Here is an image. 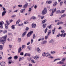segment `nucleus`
<instances>
[{"label": "nucleus", "mask_w": 66, "mask_h": 66, "mask_svg": "<svg viewBox=\"0 0 66 66\" xmlns=\"http://www.w3.org/2000/svg\"><path fill=\"white\" fill-rule=\"evenodd\" d=\"M42 55L43 56H46V53L44 52L43 53Z\"/></svg>", "instance_id": "nucleus-35"}, {"label": "nucleus", "mask_w": 66, "mask_h": 66, "mask_svg": "<svg viewBox=\"0 0 66 66\" xmlns=\"http://www.w3.org/2000/svg\"><path fill=\"white\" fill-rule=\"evenodd\" d=\"M57 4V3L56 2H55L53 4V6H55Z\"/></svg>", "instance_id": "nucleus-21"}, {"label": "nucleus", "mask_w": 66, "mask_h": 66, "mask_svg": "<svg viewBox=\"0 0 66 66\" xmlns=\"http://www.w3.org/2000/svg\"><path fill=\"white\" fill-rule=\"evenodd\" d=\"M0 26V29H3V25H1Z\"/></svg>", "instance_id": "nucleus-53"}, {"label": "nucleus", "mask_w": 66, "mask_h": 66, "mask_svg": "<svg viewBox=\"0 0 66 66\" xmlns=\"http://www.w3.org/2000/svg\"><path fill=\"white\" fill-rule=\"evenodd\" d=\"M6 11H4L3 12L2 14V16H4V15H5V13H6Z\"/></svg>", "instance_id": "nucleus-17"}, {"label": "nucleus", "mask_w": 66, "mask_h": 66, "mask_svg": "<svg viewBox=\"0 0 66 66\" xmlns=\"http://www.w3.org/2000/svg\"><path fill=\"white\" fill-rule=\"evenodd\" d=\"M60 64L61 65H62L63 64H64V61H62V60H61V61H60Z\"/></svg>", "instance_id": "nucleus-33"}, {"label": "nucleus", "mask_w": 66, "mask_h": 66, "mask_svg": "<svg viewBox=\"0 0 66 66\" xmlns=\"http://www.w3.org/2000/svg\"><path fill=\"white\" fill-rule=\"evenodd\" d=\"M61 33H65V31L63 30H62L61 31Z\"/></svg>", "instance_id": "nucleus-50"}, {"label": "nucleus", "mask_w": 66, "mask_h": 66, "mask_svg": "<svg viewBox=\"0 0 66 66\" xmlns=\"http://www.w3.org/2000/svg\"><path fill=\"white\" fill-rule=\"evenodd\" d=\"M47 26V24L44 23L43 24L42 27L44 29Z\"/></svg>", "instance_id": "nucleus-13"}, {"label": "nucleus", "mask_w": 66, "mask_h": 66, "mask_svg": "<svg viewBox=\"0 0 66 66\" xmlns=\"http://www.w3.org/2000/svg\"><path fill=\"white\" fill-rule=\"evenodd\" d=\"M61 60V59L60 58H58V59H55L53 61V62H55L56 61H57V60Z\"/></svg>", "instance_id": "nucleus-27"}, {"label": "nucleus", "mask_w": 66, "mask_h": 66, "mask_svg": "<svg viewBox=\"0 0 66 66\" xmlns=\"http://www.w3.org/2000/svg\"><path fill=\"white\" fill-rule=\"evenodd\" d=\"M48 58H50V59H52V58H53V57L51 56V55H50V56H49Z\"/></svg>", "instance_id": "nucleus-56"}, {"label": "nucleus", "mask_w": 66, "mask_h": 66, "mask_svg": "<svg viewBox=\"0 0 66 66\" xmlns=\"http://www.w3.org/2000/svg\"><path fill=\"white\" fill-rule=\"evenodd\" d=\"M31 44H32V43H33V39H31Z\"/></svg>", "instance_id": "nucleus-47"}, {"label": "nucleus", "mask_w": 66, "mask_h": 66, "mask_svg": "<svg viewBox=\"0 0 66 66\" xmlns=\"http://www.w3.org/2000/svg\"><path fill=\"white\" fill-rule=\"evenodd\" d=\"M5 27L6 29H8V25L6 24H5Z\"/></svg>", "instance_id": "nucleus-18"}, {"label": "nucleus", "mask_w": 66, "mask_h": 66, "mask_svg": "<svg viewBox=\"0 0 66 66\" xmlns=\"http://www.w3.org/2000/svg\"><path fill=\"white\" fill-rule=\"evenodd\" d=\"M4 24V22L3 21H2L0 22V26H3L2 25Z\"/></svg>", "instance_id": "nucleus-22"}, {"label": "nucleus", "mask_w": 66, "mask_h": 66, "mask_svg": "<svg viewBox=\"0 0 66 66\" xmlns=\"http://www.w3.org/2000/svg\"><path fill=\"white\" fill-rule=\"evenodd\" d=\"M47 41L46 40L43 41L41 42L42 44H45L47 43Z\"/></svg>", "instance_id": "nucleus-12"}, {"label": "nucleus", "mask_w": 66, "mask_h": 66, "mask_svg": "<svg viewBox=\"0 0 66 66\" xmlns=\"http://www.w3.org/2000/svg\"><path fill=\"white\" fill-rule=\"evenodd\" d=\"M55 53V52L54 51H51V54H54Z\"/></svg>", "instance_id": "nucleus-31"}, {"label": "nucleus", "mask_w": 66, "mask_h": 66, "mask_svg": "<svg viewBox=\"0 0 66 66\" xmlns=\"http://www.w3.org/2000/svg\"><path fill=\"white\" fill-rule=\"evenodd\" d=\"M20 21V20H18L16 22V24H17L18 23H19V22Z\"/></svg>", "instance_id": "nucleus-34"}, {"label": "nucleus", "mask_w": 66, "mask_h": 66, "mask_svg": "<svg viewBox=\"0 0 66 66\" xmlns=\"http://www.w3.org/2000/svg\"><path fill=\"white\" fill-rule=\"evenodd\" d=\"M24 59V57H22V58L20 57L19 60V62H20L21 60H23Z\"/></svg>", "instance_id": "nucleus-24"}, {"label": "nucleus", "mask_w": 66, "mask_h": 66, "mask_svg": "<svg viewBox=\"0 0 66 66\" xmlns=\"http://www.w3.org/2000/svg\"><path fill=\"white\" fill-rule=\"evenodd\" d=\"M32 28H34L36 27V24L35 23H33L32 24Z\"/></svg>", "instance_id": "nucleus-6"}, {"label": "nucleus", "mask_w": 66, "mask_h": 66, "mask_svg": "<svg viewBox=\"0 0 66 66\" xmlns=\"http://www.w3.org/2000/svg\"><path fill=\"white\" fill-rule=\"evenodd\" d=\"M37 52L39 53H40V51H41L40 50L39 47L37 48Z\"/></svg>", "instance_id": "nucleus-10"}, {"label": "nucleus", "mask_w": 66, "mask_h": 66, "mask_svg": "<svg viewBox=\"0 0 66 66\" xmlns=\"http://www.w3.org/2000/svg\"><path fill=\"white\" fill-rule=\"evenodd\" d=\"M65 11L64 10H62L61 11L60 13L61 14H63V13H64L65 12Z\"/></svg>", "instance_id": "nucleus-26"}, {"label": "nucleus", "mask_w": 66, "mask_h": 66, "mask_svg": "<svg viewBox=\"0 0 66 66\" xmlns=\"http://www.w3.org/2000/svg\"><path fill=\"white\" fill-rule=\"evenodd\" d=\"M33 33V31H32L29 32L27 35V37H30V36L32 35Z\"/></svg>", "instance_id": "nucleus-3"}, {"label": "nucleus", "mask_w": 66, "mask_h": 66, "mask_svg": "<svg viewBox=\"0 0 66 66\" xmlns=\"http://www.w3.org/2000/svg\"><path fill=\"white\" fill-rule=\"evenodd\" d=\"M24 24H27L28 23V20H27L24 22Z\"/></svg>", "instance_id": "nucleus-39"}, {"label": "nucleus", "mask_w": 66, "mask_h": 66, "mask_svg": "<svg viewBox=\"0 0 66 66\" xmlns=\"http://www.w3.org/2000/svg\"><path fill=\"white\" fill-rule=\"evenodd\" d=\"M39 57H38V56H34V59H35V60H38Z\"/></svg>", "instance_id": "nucleus-11"}, {"label": "nucleus", "mask_w": 66, "mask_h": 66, "mask_svg": "<svg viewBox=\"0 0 66 66\" xmlns=\"http://www.w3.org/2000/svg\"><path fill=\"white\" fill-rule=\"evenodd\" d=\"M26 47V45H22V49H23V48H24V47Z\"/></svg>", "instance_id": "nucleus-48"}, {"label": "nucleus", "mask_w": 66, "mask_h": 66, "mask_svg": "<svg viewBox=\"0 0 66 66\" xmlns=\"http://www.w3.org/2000/svg\"><path fill=\"white\" fill-rule=\"evenodd\" d=\"M47 30H48V28H46L45 30V34H46V32H47Z\"/></svg>", "instance_id": "nucleus-40"}, {"label": "nucleus", "mask_w": 66, "mask_h": 66, "mask_svg": "<svg viewBox=\"0 0 66 66\" xmlns=\"http://www.w3.org/2000/svg\"><path fill=\"white\" fill-rule=\"evenodd\" d=\"M20 55H23V52H21L20 53Z\"/></svg>", "instance_id": "nucleus-45"}, {"label": "nucleus", "mask_w": 66, "mask_h": 66, "mask_svg": "<svg viewBox=\"0 0 66 66\" xmlns=\"http://www.w3.org/2000/svg\"><path fill=\"white\" fill-rule=\"evenodd\" d=\"M65 14H64L62 15L61 16V17L62 18L64 17H65Z\"/></svg>", "instance_id": "nucleus-61"}, {"label": "nucleus", "mask_w": 66, "mask_h": 66, "mask_svg": "<svg viewBox=\"0 0 66 66\" xmlns=\"http://www.w3.org/2000/svg\"><path fill=\"white\" fill-rule=\"evenodd\" d=\"M65 60H66V58L64 57L62 59L61 61L63 62H64Z\"/></svg>", "instance_id": "nucleus-29"}, {"label": "nucleus", "mask_w": 66, "mask_h": 66, "mask_svg": "<svg viewBox=\"0 0 66 66\" xmlns=\"http://www.w3.org/2000/svg\"><path fill=\"white\" fill-rule=\"evenodd\" d=\"M47 9H44L42 11L41 14L43 15H45L47 13Z\"/></svg>", "instance_id": "nucleus-2"}, {"label": "nucleus", "mask_w": 66, "mask_h": 66, "mask_svg": "<svg viewBox=\"0 0 66 66\" xmlns=\"http://www.w3.org/2000/svg\"><path fill=\"white\" fill-rule=\"evenodd\" d=\"M50 55V54L49 53H46L45 56L46 57H47V56H49Z\"/></svg>", "instance_id": "nucleus-16"}, {"label": "nucleus", "mask_w": 66, "mask_h": 66, "mask_svg": "<svg viewBox=\"0 0 66 66\" xmlns=\"http://www.w3.org/2000/svg\"><path fill=\"white\" fill-rule=\"evenodd\" d=\"M52 32H55V28H54L53 30H52Z\"/></svg>", "instance_id": "nucleus-57"}, {"label": "nucleus", "mask_w": 66, "mask_h": 66, "mask_svg": "<svg viewBox=\"0 0 66 66\" xmlns=\"http://www.w3.org/2000/svg\"><path fill=\"white\" fill-rule=\"evenodd\" d=\"M12 33H8V35H9V36H11L12 35Z\"/></svg>", "instance_id": "nucleus-62"}, {"label": "nucleus", "mask_w": 66, "mask_h": 66, "mask_svg": "<svg viewBox=\"0 0 66 66\" xmlns=\"http://www.w3.org/2000/svg\"><path fill=\"white\" fill-rule=\"evenodd\" d=\"M7 37V35H6L0 39V42L1 43H2L3 46H4V43L5 42V41H6V37Z\"/></svg>", "instance_id": "nucleus-1"}, {"label": "nucleus", "mask_w": 66, "mask_h": 66, "mask_svg": "<svg viewBox=\"0 0 66 66\" xmlns=\"http://www.w3.org/2000/svg\"><path fill=\"white\" fill-rule=\"evenodd\" d=\"M22 50V49H21V47H19L18 50V53H19L20 52H21Z\"/></svg>", "instance_id": "nucleus-7"}, {"label": "nucleus", "mask_w": 66, "mask_h": 66, "mask_svg": "<svg viewBox=\"0 0 66 66\" xmlns=\"http://www.w3.org/2000/svg\"><path fill=\"white\" fill-rule=\"evenodd\" d=\"M33 36V39H34V38H35V37H36L35 35L34 34Z\"/></svg>", "instance_id": "nucleus-60"}, {"label": "nucleus", "mask_w": 66, "mask_h": 66, "mask_svg": "<svg viewBox=\"0 0 66 66\" xmlns=\"http://www.w3.org/2000/svg\"><path fill=\"white\" fill-rule=\"evenodd\" d=\"M11 28H12L13 29H15V25H13L12 26H11Z\"/></svg>", "instance_id": "nucleus-42"}, {"label": "nucleus", "mask_w": 66, "mask_h": 66, "mask_svg": "<svg viewBox=\"0 0 66 66\" xmlns=\"http://www.w3.org/2000/svg\"><path fill=\"white\" fill-rule=\"evenodd\" d=\"M51 33V30H50L49 31V32H48V34L47 35L48 36H49V34H50Z\"/></svg>", "instance_id": "nucleus-20"}, {"label": "nucleus", "mask_w": 66, "mask_h": 66, "mask_svg": "<svg viewBox=\"0 0 66 66\" xmlns=\"http://www.w3.org/2000/svg\"><path fill=\"white\" fill-rule=\"evenodd\" d=\"M0 33H1V32H2L4 34H5V33H7V30H1L0 31Z\"/></svg>", "instance_id": "nucleus-5"}, {"label": "nucleus", "mask_w": 66, "mask_h": 66, "mask_svg": "<svg viewBox=\"0 0 66 66\" xmlns=\"http://www.w3.org/2000/svg\"><path fill=\"white\" fill-rule=\"evenodd\" d=\"M27 48H28V49L29 50H31V47H29V46H28Z\"/></svg>", "instance_id": "nucleus-46"}, {"label": "nucleus", "mask_w": 66, "mask_h": 66, "mask_svg": "<svg viewBox=\"0 0 66 66\" xmlns=\"http://www.w3.org/2000/svg\"><path fill=\"white\" fill-rule=\"evenodd\" d=\"M47 21V20L46 19L44 20L42 22V23L43 24H44V23H45V22Z\"/></svg>", "instance_id": "nucleus-30"}, {"label": "nucleus", "mask_w": 66, "mask_h": 66, "mask_svg": "<svg viewBox=\"0 0 66 66\" xmlns=\"http://www.w3.org/2000/svg\"><path fill=\"white\" fill-rule=\"evenodd\" d=\"M10 40H11V38H10V37L8 38L7 39V40L9 42V41H10Z\"/></svg>", "instance_id": "nucleus-51"}, {"label": "nucleus", "mask_w": 66, "mask_h": 66, "mask_svg": "<svg viewBox=\"0 0 66 66\" xmlns=\"http://www.w3.org/2000/svg\"><path fill=\"white\" fill-rule=\"evenodd\" d=\"M21 38H18V42H20V41H21Z\"/></svg>", "instance_id": "nucleus-43"}, {"label": "nucleus", "mask_w": 66, "mask_h": 66, "mask_svg": "<svg viewBox=\"0 0 66 66\" xmlns=\"http://www.w3.org/2000/svg\"><path fill=\"white\" fill-rule=\"evenodd\" d=\"M46 3H47H47H48V4H50V3H52V1H46Z\"/></svg>", "instance_id": "nucleus-14"}, {"label": "nucleus", "mask_w": 66, "mask_h": 66, "mask_svg": "<svg viewBox=\"0 0 66 66\" xmlns=\"http://www.w3.org/2000/svg\"><path fill=\"white\" fill-rule=\"evenodd\" d=\"M54 41L53 39H51V40L49 41V43L51 44V43H53Z\"/></svg>", "instance_id": "nucleus-25"}, {"label": "nucleus", "mask_w": 66, "mask_h": 66, "mask_svg": "<svg viewBox=\"0 0 66 66\" xmlns=\"http://www.w3.org/2000/svg\"><path fill=\"white\" fill-rule=\"evenodd\" d=\"M56 11V8H55V9H54V10H52V13H54V12Z\"/></svg>", "instance_id": "nucleus-19"}, {"label": "nucleus", "mask_w": 66, "mask_h": 66, "mask_svg": "<svg viewBox=\"0 0 66 66\" xmlns=\"http://www.w3.org/2000/svg\"><path fill=\"white\" fill-rule=\"evenodd\" d=\"M66 33H64V34H63V37H65V36H66Z\"/></svg>", "instance_id": "nucleus-59"}, {"label": "nucleus", "mask_w": 66, "mask_h": 66, "mask_svg": "<svg viewBox=\"0 0 66 66\" xmlns=\"http://www.w3.org/2000/svg\"><path fill=\"white\" fill-rule=\"evenodd\" d=\"M23 26V23H21L19 24L18 25V26L19 27V26Z\"/></svg>", "instance_id": "nucleus-38"}, {"label": "nucleus", "mask_w": 66, "mask_h": 66, "mask_svg": "<svg viewBox=\"0 0 66 66\" xmlns=\"http://www.w3.org/2000/svg\"><path fill=\"white\" fill-rule=\"evenodd\" d=\"M28 4H26L24 5L23 6V8H24V9H26L27 7L28 6Z\"/></svg>", "instance_id": "nucleus-8"}, {"label": "nucleus", "mask_w": 66, "mask_h": 66, "mask_svg": "<svg viewBox=\"0 0 66 66\" xmlns=\"http://www.w3.org/2000/svg\"><path fill=\"white\" fill-rule=\"evenodd\" d=\"M63 2H60V5L61 6V5H62L63 4Z\"/></svg>", "instance_id": "nucleus-55"}, {"label": "nucleus", "mask_w": 66, "mask_h": 66, "mask_svg": "<svg viewBox=\"0 0 66 66\" xmlns=\"http://www.w3.org/2000/svg\"><path fill=\"white\" fill-rule=\"evenodd\" d=\"M11 59H12V57L10 56L8 57V60H11Z\"/></svg>", "instance_id": "nucleus-63"}, {"label": "nucleus", "mask_w": 66, "mask_h": 66, "mask_svg": "<svg viewBox=\"0 0 66 66\" xmlns=\"http://www.w3.org/2000/svg\"><path fill=\"white\" fill-rule=\"evenodd\" d=\"M25 30L26 31H28V30H29V28L28 27H27L26 29Z\"/></svg>", "instance_id": "nucleus-52"}, {"label": "nucleus", "mask_w": 66, "mask_h": 66, "mask_svg": "<svg viewBox=\"0 0 66 66\" xmlns=\"http://www.w3.org/2000/svg\"><path fill=\"white\" fill-rule=\"evenodd\" d=\"M6 23L8 25H10V22L8 21H6Z\"/></svg>", "instance_id": "nucleus-23"}, {"label": "nucleus", "mask_w": 66, "mask_h": 66, "mask_svg": "<svg viewBox=\"0 0 66 66\" xmlns=\"http://www.w3.org/2000/svg\"><path fill=\"white\" fill-rule=\"evenodd\" d=\"M56 14H59V13H60V10H57L56 11Z\"/></svg>", "instance_id": "nucleus-36"}, {"label": "nucleus", "mask_w": 66, "mask_h": 66, "mask_svg": "<svg viewBox=\"0 0 66 66\" xmlns=\"http://www.w3.org/2000/svg\"><path fill=\"white\" fill-rule=\"evenodd\" d=\"M31 18V19H36V17L34 16H32Z\"/></svg>", "instance_id": "nucleus-37"}, {"label": "nucleus", "mask_w": 66, "mask_h": 66, "mask_svg": "<svg viewBox=\"0 0 66 66\" xmlns=\"http://www.w3.org/2000/svg\"><path fill=\"white\" fill-rule=\"evenodd\" d=\"M18 6L19 7H21L22 6V5H18Z\"/></svg>", "instance_id": "nucleus-49"}, {"label": "nucleus", "mask_w": 66, "mask_h": 66, "mask_svg": "<svg viewBox=\"0 0 66 66\" xmlns=\"http://www.w3.org/2000/svg\"><path fill=\"white\" fill-rule=\"evenodd\" d=\"M27 31H25L24 32V33H23V34L22 35V37H24V36H25V35H26V34H27Z\"/></svg>", "instance_id": "nucleus-15"}, {"label": "nucleus", "mask_w": 66, "mask_h": 66, "mask_svg": "<svg viewBox=\"0 0 66 66\" xmlns=\"http://www.w3.org/2000/svg\"><path fill=\"white\" fill-rule=\"evenodd\" d=\"M2 8H3V11H5L6 10V9H5V8H4V7H3Z\"/></svg>", "instance_id": "nucleus-58"}, {"label": "nucleus", "mask_w": 66, "mask_h": 66, "mask_svg": "<svg viewBox=\"0 0 66 66\" xmlns=\"http://www.w3.org/2000/svg\"><path fill=\"white\" fill-rule=\"evenodd\" d=\"M14 59L15 60L17 59H18V56H14Z\"/></svg>", "instance_id": "nucleus-28"}, {"label": "nucleus", "mask_w": 66, "mask_h": 66, "mask_svg": "<svg viewBox=\"0 0 66 66\" xmlns=\"http://www.w3.org/2000/svg\"><path fill=\"white\" fill-rule=\"evenodd\" d=\"M25 10H26L24 9H22V10H20V12L22 13H24V12H25Z\"/></svg>", "instance_id": "nucleus-9"}, {"label": "nucleus", "mask_w": 66, "mask_h": 66, "mask_svg": "<svg viewBox=\"0 0 66 66\" xmlns=\"http://www.w3.org/2000/svg\"><path fill=\"white\" fill-rule=\"evenodd\" d=\"M48 37V36H46L45 37V38L46 39H47Z\"/></svg>", "instance_id": "nucleus-54"}, {"label": "nucleus", "mask_w": 66, "mask_h": 66, "mask_svg": "<svg viewBox=\"0 0 66 66\" xmlns=\"http://www.w3.org/2000/svg\"><path fill=\"white\" fill-rule=\"evenodd\" d=\"M6 64L5 62H1L0 65L1 66H5Z\"/></svg>", "instance_id": "nucleus-4"}, {"label": "nucleus", "mask_w": 66, "mask_h": 66, "mask_svg": "<svg viewBox=\"0 0 66 66\" xmlns=\"http://www.w3.org/2000/svg\"><path fill=\"white\" fill-rule=\"evenodd\" d=\"M44 16H43L41 17V19H43V18H44Z\"/></svg>", "instance_id": "nucleus-64"}, {"label": "nucleus", "mask_w": 66, "mask_h": 66, "mask_svg": "<svg viewBox=\"0 0 66 66\" xmlns=\"http://www.w3.org/2000/svg\"><path fill=\"white\" fill-rule=\"evenodd\" d=\"M0 49L1 50H2L3 49V46L2 45H0Z\"/></svg>", "instance_id": "nucleus-32"}, {"label": "nucleus", "mask_w": 66, "mask_h": 66, "mask_svg": "<svg viewBox=\"0 0 66 66\" xmlns=\"http://www.w3.org/2000/svg\"><path fill=\"white\" fill-rule=\"evenodd\" d=\"M47 27L48 29H50L51 28V25H50V26H48Z\"/></svg>", "instance_id": "nucleus-41"}, {"label": "nucleus", "mask_w": 66, "mask_h": 66, "mask_svg": "<svg viewBox=\"0 0 66 66\" xmlns=\"http://www.w3.org/2000/svg\"><path fill=\"white\" fill-rule=\"evenodd\" d=\"M26 54L27 56H31V54H28L27 53Z\"/></svg>", "instance_id": "nucleus-44"}]
</instances>
